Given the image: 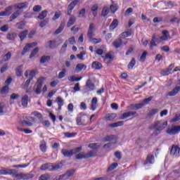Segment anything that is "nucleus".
Listing matches in <instances>:
<instances>
[{
  "mask_svg": "<svg viewBox=\"0 0 180 180\" xmlns=\"http://www.w3.org/2000/svg\"><path fill=\"white\" fill-rule=\"evenodd\" d=\"M167 122H161L156 121L150 127V129H155V131L152 134L154 137L157 136L160 134L166 127Z\"/></svg>",
  "mask_w": 180,
  "mask_h": 180,
  "instance_id": "obj_1",
  "label": "nucleus"
},
{
  "mask_svg": "<svg viewBox=\"0 0 180 180\" xmlns=\"http://www.w3.org/2000/svg\"><path fill=\"white\" fill-rule=\"evenodd\" d=\"M63 168L62 163H51L47 162L42 164L40 167L41 171H49L52 172L53 171H58V169H61Z\"/></svg>",
  "mask_w": 180,
  "mask_h": 180,
  "instance_id": "obj_2",
  "label": "nucleus"
},
{
  "mask_svg": "<svg viewBox=\"0 0 180 180\" xmlns=\"http://www.w3.org/2000/svg\"><path fill=\"white\" fill-rule=\"evenodd\" d=\"M86 120H89V117L84 112H80L76 118L77 124H78V126H86L88 124Z\"/></svg>",
  "mask_w": 180,
  "mask_h": 180,
  "instance_id": "obj_3",
  "label": "nucleus"
},
{
  "mask_svg": "<svg viewBox=\"0 0 180 180\" xmlns=\"http://www.w3.org/2000/svg\"><path fill=\"white\" fill-rule=\"evenodd\" d=\"M82 150V147L80 146V147L72 149L70 150H68L67 149H62L61 153L63 155H64V157L71 158L72 157V155H74V154H77V153H79V151H81Z\"/></svg>",
  "mask_w": 180,
  "mask_h": 180,
  "instance_id": "obj_4",
  "label": "nucleus"
},
{
  "mask_svg": "<svg viewBox=\"0 0 180 180\" xmlns=\"http://www.w3.org/2000/svg\"><path fill=\"white\" fill-rule=\"evenodd\" d=\"M45 79V77H40L35 84V86H37L35 94H37V95H40V94H41V88L43 87V83Z\"/></svg>",
  "mask_w": 180,
  "mask_h": 180,
  "instance_id": "obj_5",
  "label": "nucleus"
},
{
  "mask_svg": "<svg viewBox=\"0 0 180 180\" xmlns=\"http://www.w3.org/2000/svg\"><path fill=\"white\" fill-rule=\"evenodd\" d=\"M14 178H16L17 179H32L34 177V174H13Z\"/></svg>",
  "mask_w": 180,
  "mask_h": 180,
  "instance_id": "obj_6",
  "label": "nucleus"
},
{
  "mask_svg": "<svg viewBox=\"0 0 180 180\" xmlns=\"http://www.w3.org/2000/svg\"><path fill=\"white\" fill-rule=\"evenodd\" d=\"M162 36L157 39L158 43H161L162 41H167V40H169V39H171V37L169 36V32H168V30L162 31Z\"/></svg>",
  "mask_w": 180,
  "mask_h": 180,
  "instance_id": "obj_7",
  "label": "nucleus"
},
{
  "mask_svg": "<svg viewBox=\"0 0 180 180\" xmlns=\"http://www.w3.org/2000/svg\"><path fill=\"white\" fill-rule=\"evenodd\" d=\"M96 29L95 28V25L94 22H90L89 29L87 31V37L88 39H92V37H95V31Z\"/></svg>",
  "mask_w": 180,
  "mask_h": 180,
  "instance_id": "obj_8",
  "label": "nucleus"
},
{
  "mask_svg": "<svg viewBox=\"0 0 180 180\" xmlns=\"http://www.w3.org/2000/svg\"><path fill=\"white\" fill-rule=\"evenodd\" d=\"M14 8L15 9H19L20 11L27 9V8H29V2L25 1L22 3H18L14 5Z\"/></svg>",
  "mask_w": 180,
  "mask_h": 180,
  "instance_id": "obj_9",
  "label": "nucleus"
},
{
  "mask_svg": "<svg viewBox=\"0 0 180 180\" xmlns=\"http://www.w3.org/2000/svg\"><path fill=\"white\" fill-rule=\"evenodd\" d=\"M33 120H34V118H33L32 117H27V120H24L21 122V124L22 126H25V127H30V126H33V123H32Z\"/></svg>",
  "mask_w": 180,
  "mask_h": 180,
  "instance_id": "obj_10",
  "label": "nucleus"
},
{
  "mask_svg": "<svg viewBox=\"0 0 180 180\" xmlns=\"http://www.w3.org/2000/svg\"><path fill=\"white\" fill-rule=\"evenodd\" d=\"M179 131H180V127L179 126H174L173 127L171 128H168L167 130L166 131V133H167V134H176V133H178Z\"/></svg>",
  "mask_w": 180,
  "mask_h": 180,
  "instance_id": "obj_11",
  "label": "nucleus"
},
{
  "mask_svg": "<svg viewBox=\"0 0 180 180\" xmlns=\"http://www.w3.org/2000/svg\"><path fill=\"white\" fill-rule=\"evenodd\" d=\"M143 106L144 103H143V101H141L139 103L131 104L129 106V108L130 109V110H139V109H141V108H143Z\"/></svg>",
  "mask_w": 180,
  "mask_h": 180,
  "instance_id": "obj_12",
  "label": "nucleus"
},
{
  "mask_svg": "<svg viewBox=\"0 0 180 180\" xmlns=\"http://www.w3.org/2000/svg\"><path fill=\"white\" fill-rule=\"evenodd\" d=\"M13 171H15V170L3 168V169H0V175H13V174H15V172H13Z\"/></svg>",
  "mask_w": 180,
  "mask_h": 180,
  "instance_id": "obj_13",
  "label": "nucleus"
},
{
  "mask_svg": "<svg viewBox=\"0 0 180 180\" xmlns=\"http://www.w3.org/2000/svg\"><path fill=\"white\" fill-rule=\"evenodd\" d=\"M179 151H180L179 146L173 145L170 150V154L174 157H176V155L179 154Z\"/></svg>",
  "mask_w": 180,
  "mask_h": 180,
  "instance_id": "obj_14",
  "label": "nucleus"
},
{
  "mask_svg": "<svg viewBox=\"0 0 180 180\" xmlns=\"http://www.w3.org/2000/svg\"><path fill=\"white\" fill-rule=\"evenodd\" d=\"M37 43H32V44H27V45L24 47L22 52V55L25 56V54H26L27 52L29 51V50L32 48V47H34L37 46Z\"/></svg>",
  "mask_w": 180,
  "mask_h": 180,
  "instance_id": "obj_15",
  "label": "nucleus"
},
{
  "mask_svg": "<svg viewBox=\"0 0 180 180\" xmlns=\"http://www.w3.org/2000/svg\"><path fill=\"white\" fill-rule=\"evenodd\" d=\"M77 4H78V1L77 0L73 1L70 4V5L68 7V15H71L72 12V9L75 8V6H77Z\"/></svg>",
  "mask_w": 180,
  "mask_h": 180,
  "instance_id": "obj_16",
  "label": "nucleus"
},
{
  "mask_svg": "<svg viewBox=\"0 0 180 180\" xmlns=\"http://www.w3.org/2000/svg\"><path fill=\"white\" fill-rule=\"evenodd\" d=\"M102 58H103L105 64H109L113 61V56L110 53H106L105 56H102Z\"/></svg>",
  "mask_w": 180,
  "mask_h": 180,
  "instance_id": "obj_17",
  "label": "nucleus"
},
{
  "mask_svg": "<svg viewBox=\"0 0 180 180\" xmlns=\"http://www.w3.org/2000/svg\"><path fill=\"white\" fill-rule=\"evenodd\" d=\"M55 102L57 103V105L58 106V110H61V108H63V106H64V99H63V98L58 96L56 98Z\"/></svg>",
  "mask_w": 180,
  "mask_h": 180,
  "instance_id": "obj_18",
  "label": "nucleus"
},
{
  "mask_svg": "<svg viewBox=\"0 0 180 180\" xmlns=\"http://www.w3.org/2000/svg\"><path fill=\"white\" fill-rule=\"evenodd\" d=\"M180 91V86H176L174 89H173L171 91L168 92L167 94V96H175L176 94Z\"/></svg>",
  "mask_w": 180,
  "mask_h": 180,
  "instance_id": "obj_19",
  "label": "nucleus"
},
{
  "mask_svg": "<svg viewBox=\"0 0 180 180\" xmlns=\"http://www.w3.org/2000/svg\"><path fill=\"white\" fill-rule=\"evenodd\" d=\"M57 44V41L56 40H50L49 41H48L46 43V49H56L57 48V45H56Z\"/></svg>",
  "mask_w": 180,
  "mask_h": 180,
  "instance_id": "obj_20",
  "label": "nucleus"
},
{
  "mask_svg": "<svg viewBox=\"0 0 180 180\" xmlns=\"http://www.w3.org/2000/svg\"><path fill=\"white\" fill-rule=\"evenodd\" d=\"M28 102H29V96L27 95L23 96L21 99L22 106H23V108H27Z\"/></svg>",
  "mask_w": 180,
  "mask_h": 180,
  "instance_id": "obj_21",
  "label": "nucleus"
},
{
  "mask_svg": "<svg viewBox=\"0 0 180 180\" xmlns=\"http://www.w3.org/2000/svg\"><path fill=\"white\" fill-rule=\"evenodd\" d=\"M147 164H154V155L151 154L148 155L143 165H147Z\"/></svg>",
  "mask_w": 180,
  "mask_h": 180,
  "instance_id": "obj_22",
  "label": "nucleus"
},
{
  "mask_svg": "<svg viewBox=\"0 0 180 180\" xmlns=\"http://www.w3.org/2000/svg\"><path fill=\"white\" fill-rule=\"evenodd\" d=\"M122 44H123V41L120 38L115 39L112 42V46H114L115 49H120Z\"/></svg>",
  "mask_w": 180,
  "mask_h": 180,
  "instance_id": "obj_23",
  "label": "nucleus"
},
{
  "mask_svg": "<svg viewBox=\"0 0 180 180\" xmlns=\"http://www.w3.org/2000/svg\"><path fill=\"white\" fill-rule=\"evenodd\" d=\"M93 70H101L102 68V63L98 61H94L91 64Z\"/></svg>",
  "mask_w": 180,
  "mask_h": 180,
  "instance_id": "obj_24",
  "label": "nucleus"
},
{
  "mask_svg": "<svg viewBox=\"0 0 180 180\" xmlns=\"http://www.w3.org/2000/svg\"><path fill=\"white\" fill-rule=\"evenodd\" d=\"M82 70H86V65L82 63H78L75 68L76 72H81Z\"/></svg>",
  "mask_w": 180,
  "mask_h": 180,
  "instance_id": "obj_25",
  "label": "nucleus"
},
{
  "mask_svg": "<svg viewBox=\"0 0 180 180\" xmlns=\"http://www.w3.org/2000/svg\"><path fill=\"white\" fill-rule=\"evenodd\" d=\"M158 38L155 37V35H153L152 37L150 43V50H153V49H154V47H157V44H155V41H157V39Z\"/></svg>",
  "mask_w": 180,
  "mask_h": 180,
  "instance_id": "obj_26",
  "label": "nucleus"
},
{
  "mask_svg": "<svg viewBox=\"0 0 180 180\" xmlns=\"http://www.w3.org/2000/svg\"><path fill=\"white\" fill-rule=\"evenodd\" d=\"M64 27H65V22H62L59 27L55 31V34H60L64 30Z\"/></svg>",
  "mask_w": 180,
  "mask_h": 180,
  "instance_id": "obj_27",
  "label": "nucleus"
},
{
  "mask_svg": "<svg viewBox=\"0 0 180 180\" xmlns=\"http://www.w3.org/2000/svg\"><path fill=\"white\" fill-rule=\"evenodd\" d=\"M86 86L88 88L89 91H94V89L95 88V84L92 83V81L91 79H88L86 82Z\"/></svg>",
  "mask_w": 180,
  "mask_h": 180,
  "instance_id": "obj_28",
  "label": "nucleus"
},
{
  "mask_svg": "<svg viewBox=\"0 0 180 180\" xmlns=\"http://www.w3.org/2000/svg\"><path fill=\"white\" fill-rule=\"evenodd\" d=\"M124 124V122L119 121L112 124H109V127L115 128V127H120Z\"/></svg>",
  "mask_w": 180,
  "mask_h": 180,
  "instance_id": "obj_29",
  "label": "nucleus"
},
{
  "mask_svg": "<svg viewBox=\"0 0 180 180\" xmlns=\"http://www.w3.org/2000/svg\"><path fill=\"white\" fill-rule=\"evenodd\" d=\"M28 33H29V31L27 30H24L19 33L18 37H20L21 41H23V39H26V36H27Z\"/></svg>",
  "mask_w": 180,
  "mask_h": 180,
  "instance_id": "obj_30",
  "label": "nucleus"
},
{
  "mask_svg": "<svg viewBox=\"0 0 180 180\" xmlns=\"http://www.w3.org/2000/svg\"><path fill=\"white\" fill-rule=\"evenodd\" d=\"M21 12L19 10H17L15 12H14L11 16H10V22H12V20H15L17 18H18L19 15H20Z\"/></svg>",
  "mask_w": 180,
  "mask_h": 180,
  "instance_id": "obj_31",
  "label": "nucleus"
},
{
  "mask_svg": "<svg viewBox=\"0 0 180 180\" xmlns=\"http://www.w3.org/2000/svg\"><path fill=\"white\" fill-rule=\"evenodd\" d=\"M15 37H18V34L15 32H9L7 34L6 38L8 40L13 41L15 40Z\"/></svg>",
  "mask_w": 180,
  "mask_h": 180,
  "instance_id": "obj_32",
  "label": "nucleus"
},
{
  "mask_svg": "<svg viewBox=\"0 0 180 180\" xmlns=\"http://www.w3.org/2000/svg\"><path fill=\"white\" fill-rule=\"evenodd\" d=\"M98 103V98L94 97L91 100V110H96V105Z\"/></svg>",
  "mask_w": 180,
  "mask_h": 180,
  "instance_id": "obj_33",
  "label": "nucleus"
},
{
  "mask_svg": "<svg viewBox=\"0 0 180 180\" xmlns=\"http://www.w3.org/2000/svg\"><path fill=\"white\" fill-rule=\"evenodd\" d=\"M99 8V6H98V4H94L91 6V11L93 12V16H96L98 15V9Z\"/></svg>",
  "mask_w": 180,
  "mask_h": 180,
  "instance_id": "obj_34",
  "label": "nucleus"
},
{
  "mask_svg": "<svg viewBox=\"0 0 180 180\" xmlns=\"http://www.w3.org/2000/svg\"><path fill=\"white\" fill-rule=\"evenodd\" d=\"M110 9L108 6H105L101 12V16H103V18L108 16V15H109V12H110Z\"/></svg>",
  "mask_w": 180,
  "mask_h": 180,
  "instance_id": "obj_35",
  "label": "nucleus"
},
{
  "mask_svg": "<svg viewBox=\"0 0 180 180\" xmlns=\"http://www.w3.org/2000/svg\"><path fill=\"white\" fill-rule=\"evenodd\" d=\"M96 156V150H90L87 153H86V158H92L93 157Z\"/></svg>",
  "mask_w": 180,
  "mask_h": 180,
  "instance_id": "obj_36",
  "label": "nucleus"
},
{
  "mask_svg": "<svg viewBox=\"0 0 180 180\" xmlns=\"http://www.w3.org/2000/svg\"><path fill=\"white\" fill-rule=\"evenodd\" d=\"M117 25H119L117 19H114L110 25V30H114V29H116V27H117Z\"/></svg>",
  "mask_w": 180,
  "mask_h": 180,
  "instance_id": "obj_37",
  "label": "nucleus"
},
{
  "mask_svg": "<svg viewBox=\"0 0 180 180\" xmlns=\"http://www.w3.org/2000/svg\"><path fill=\"white\" fill-rule=\"evenodd\" d=\"M75 17L71 16L67 23V27H71L74 23H75Z\"/></svg>",
  "mask_w": 180,
  "mask_h": 180,
  "instance_id": "obj_38",
  "label": "nucleus"
},
{
  "mask_svg": "<svg viewBox=\"0 0 180 180\" xmlns=\"http://www.w3.org/2000/svg\"><path fill=\"white\" fill-rule=\"evenodd\" d=\"M89 41H91V43H93V44H98L99 43H101V41H102V39L101 38H90L89 39Z\"/></svg>",
  "mask_w": 180,
  "mask_h": 180,
  "instance_id": "obj_39",
  "label": "nucleus"
},
{
  "mask_svg": "<svg viewBox=\"0 0 180 180\" xmlns=\"http://www.w3.org/2000/svg\"><path fill=\"white\" fill-rule=\"evenodd\" d=\"M82 79V77L77 78L75 76H70L68 77V81H70V82H78V81H81Z\"/></svg>",
  "mask_w": 180,
  "mask_h": 180,
  "instance_id": "obj_40",
  "label": "nucleus"
},
{
  "mask_svg": "<svg viewBox=\"0 0 180 180\" xmlns=\"http://www.w3.org/2000/svg\"><path fill=\"white\" fill-rule=\"evenodd\" d=\"M66 73H67V70H65V68H62V71L60 72L58 75V79H62V78H64V77H65Z\"/></svg>",
  "mask_w": 180,
  "mask_h": 180,
  "instance_id": "obj_41",
  "label": "nucleus"
},
{
  "mask_svg": "<svg viewBox=\"0 0 180 180\" xmlns=\"http://www.w3.org/2000/svg\"><path fill=\"white\" fill-rule=\"evenodd\" d=\"M159 111H160V110H158V108H155V109L151 110L148 113V117H153V116H154V115H156V113H158Z\"/></svg>",
  "mask_w": 180,
  "mask_h": 180,
  "instance_id": "obj_42",
  "label": "nucleus"
},
{
  "mask_svg": "<svg viewBox=\"0 0 180 180\" xmlns=\"http://www.w3.org/2000/svg\"><path fill=\"white\" fill-rule=\"evenodd\" d=\"M23 68V65H20L15 69V74L17 77H22V69Z\"/></svg>",
  "mask_w": 180,
  "mask_h": 180,
  "instance_id": "obj_43",
  "label": "nucleus"
},
{
  "mask_svg": "<svg viewBox=\"0 0 180 180\" xmlns=\"http://www.w3.org/2000/svg\"><path fill=\"white\" fill-rule=\"evenodd\" d=\"M40 150L42 151V153H46L47 151V146L46 144L45 141H42L40 144Z\"/></svg>",
  "mask_w": 180,
  "mask_h": 180,
  "instance_id": "obj_44",
  "label": "nucleus"
},
{
  "mask_svg": "<svg viewBox=\"0 0 180 180\" xmlns=\"http://www.w3.org/2000/svg\"><path fill=\"white\" fill-rule=\"evenodd\" d=\"M47 61H50V56H43L40 59L41 64H44V63H47Z\"/></svg>",
  "mask_w": 180,
  "mask_h": 180,
  "instance_id": "obj_45",
  "label": "nucleus"
},
{
  "mask_svg": "<svg viewBox=\"0 0 180 180\" xmlns=\"http://www.w3.org/2000/svg\"><path fill=\"white\" fill-rule=\"evenodd\" d=\"M11 57H12V53L8 52L6 54H5L3 56V61H9V60H11Z\"/></svg>",
  "mask_w": 180,
  "mask_h": 180,
  "instance_id": "obj_46",
  "label": "nucleus"
},
{
  "mask_svg": "<svg viewBox=\"0 0 180 180\" xmlns=\"http://www.w3.org/2000/svg\"><path fill=\"white\" fill-rule=\"evenodd\" d=\"M48 11L46 10L43 11L39 15H38V19H40L42 20V19H44L46 16H47Z\"/></svg>",
  "mask_w": 180,
  "mask_h": 180,
  "instance_id": "obj_47",
  "label": "nucleus"
},
{
  "mask_svg": "<svg viewBox=\"0 0 180 180\" xmlns=\"http://www.w3.org/2000/svg\"><path fill=\"white\" fill-rule=\"evenodd\" d=\"M86 153L84 152H81L79 154L76 155V159L77 160H82V158H84V160H86Z\"/></svg>",
  "mask_w": 180,
  "mask_h": 180,
  "instance_id": "obj_48",
  "label": "nucleus"
},
{
  "mask_svg": "<svg viewBox=\"0 0 180 180\" xmlns=\"http://www.w3.org/2000/svg\"><path fill=\"white\" fill-rule=\"evenodd\" d=\"M135 65H136V59L133 58L129 62V63L128 64L129 70H132L133 67H134Z\"/></svg>",
  "mask_w": 180,
  "mask_h": 180,
  "instance_id": "obj_49",
  "label": "nucleus"
},
{
  "mask_svg": "<svg viewBox=\"0 0 180 180\" xmlns=\"http://www.w3.org/2000/svg\"><path fill=\"white\" fill-rule=\"evenodd\" d=\"M0 92L2 95H5V94H8L9 92V86H4V87H2Z\"/></svg>",
  "mask_w": 180,
  "mask_h": 180,
  "instance_id": "obj_50",
  "label": "nucleus"
},
{
  "mask_svg": "<svg viewBox=\"0 0 180 180\" xmlns=\"http://www.w3.org/2000/svg\"><path fill=\"white\" fill-rule=\"evenodd\" d=\"M51 176L49 174H42L39 180H50Z\"/></svg>",
  "mask_w": 180,
  "mask_h": 180,
  "instance_id": "obj_51",
  "label": "nucleus"
},
{
  "mask_svg": "<svg viewBox=\"0 0 180 180\" xmlns=\"http://www.w3.org/2000/svg\"><path fill=\"white\" fill-rule=\"evenodd\" d=\"M66 175L69 177L71 178V176H72V175H74V174H75V169H71L70 170H68L65 172Z\"/></svg>",
  "mask_w": 180,
  "mask_h": 180,
  "instance_id": "obj_52",
  "label": "nucleus"
},
{
  "mask_svg": "<svg viewBox=\"0 0 180 180\" xmlns=\"http://www.w3.org/2000/svg\"><path fill=\"white\" fill-rule=\"evenodd\" d=\"M117 163L114 162L112 163L108 168V171H113V169H115V168H117Z\"/></svg>",
  "mask_w": 180,
  "mask_h": 180,
  "instance_id": "obj_53",
  "label": "nucleus"
},
{
  "mask_svg": "<svg viewBox=\"0 0 180 180\" xmlns=\"http://www.w3.org/2000/svg\"><path fill=\"white\" fill-rule=\"evenodd\" d=\"M68 46V40H66L63 45L62 46L61 49H60V51H62V53H65V50H67V47Z\"/></svg>",
  "mask_w": 180,
  "mask_h": 180,
  "instance_id": "obj_54",
  "label": "nucleus"
},
{
  "mask_svg": "<svg viewBox=\"0 0 180 180\" xmlns=\"http://www.w3.org/2000/svg\"><path fill=\"white\" fill-rule=\"evenodd\" d=\"M70 177L67 175V173H65L64 174L60 175L56 180H67Z\"/></svg>",
  "mask_w": 180,
  "mask_h": 180,
  "instance_id": "obj_55",
  "label": "nucleus"
},
{
  "mask_svg": "<svg viewBox=\"0 0 180 180\" xmlns=\"http://www.w3.org/2000/svg\"><path fill=\"white\" fill-rule=\"evenodd\" d=\"M37 53H39V48L34 49L30 55V58H33V57H34Z\"/></svg>",
  "mask_w": 180,
  "mask_h": 180,
  "instance_id": "obj_56",
  "label": "nucleus"
},
{
  "mask_svg": "<svg viewBox=\"0 0 180 180\" xmlns=\"http://www.w3.org/2000/svg\"><path fill=\"white\" fill-rule=\"evenodd\" d=\"M0 30L1 32L5 33L9 30V26L8 25H4L0 27Z\"/></svg>",
  "mask_w": 180,
  "mask_h": 180,
  "instance_id": "obj_57",
  "label": "nucleus"
},
{
  "mask_svg": "<svg viewBox=\"0 0 180 180\" xmlns=\"http://www.w3.org/2000/svg\"><path fill=\"white\" fill-rule=\"evenodd\" d=\"M13 6H9L8 7H7L4 11H6V13L7 15V16H9L11 15V13H12V9H13Z\"/></svg>",
  "mask_w": 180,
  "mask_h": 180,
  "instance_id": "obj_58",
  "label": "nucleus"
},
{
  "mask_svg": "<svg viewBox=\"0 0 180 180\" xmlns=\"http://www.w3.org/2000/svg\"><path fill=\"white\" fill-rule=\"evenodd\" d=\"M121 36H122V37L124 38L130 37V36H131V32L130 31L124 32L121 34Z\"/></svg>",
  "mask_w": 180,
  "mask_h": 180,
  "instance_id": "obj_59",
  "label": "nucleus"
},
{
  "mask_svg": "<svg viewBox=\"0 0 180 180\" xmlns=\"http://www.w3.org/2000/svg\"><path fill=\"white\" fill-rule=\"evenodd\" d=\"M113 139H115V136H113V135L107 136L103 138V141H105V142H106V141H112V140H113Z\"/></svg>",
  "mask_w": 180,
  "mask_h": 180,
  "instance_id": "obj_60",
  "label": "nucleus"
},
{
  "mask_svg": "<svg viewBox=\"0 0 180 180\" xmlns=\"http://www.w3.org/2000/svg\"><path fill=\"white\" fill-rule=\"evenodd\" d=\"M17 27L18 29H19L20 30H22L24 27H25V22L21 21L20 22L17 23Z\"/></svg>",
  "mask_w": 180,
  "mask_h": 180,
  "instance_id": "obj_61",
  "label": "nucleus"
},
{
  "mask_svg": "<svg viewBox=\"0 0 180 180\" xmlns=\"http://www.w3.org/2000/svg\"><path fill=\"white\" fill-rule=\"evenodd\" d=\"M116 114L115 113H112V114H110L109 115L108 117H107V120H109V121H112L115 119H116Z\"/></svg>",
  "mask_w": 180,
  "mask_h": 180,
  "instance_id": "obj_62",
  "label": "nucleus"
},
{
  "mask_svg": "<svg viewBox=\"0 0 180 180\" xmlns=\"http://www.w3.org/2000/svg\"><path fill=\"white\" fill-rule=\"evenodd\" d=\"M110 9L112 13H115L117 11V6L112 4L110 6Z\"/></svg>",
  "mask_w": 180,
  "mask_h": 180,
  "instance_id": "obj_63",
  "label": "nucleus"
},
{
  "mask_svg": "<svg viewBox=\"0 0 180 180\" xmlns=\"http://www.w3.org/2000/svg\"><path fill=\"white\" fill-rule=\"evenodd\" d=\"M180 120V114H176L172 120V122H173L174 123L176 122H179Z\"/></svg>",
  "mask_w": 180,
  "mask_h": 180,
  "instance_id": "obj_64",
  "label": "nucleus"
}]
</instances>
